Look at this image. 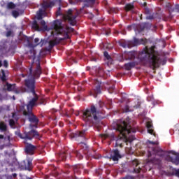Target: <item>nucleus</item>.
<instances>
[{
    "label": "nucleus",
    "instance_id": "obj_1",
    "mask_svg": "<svg viewBox=\"0 0 179 179\" xmlns=\"http://www.w3.org/2000/svg\"><path fill=\"white\" fill-rule=\"evenodd\" d=\"M29 75L28 78L24 80V85L27 90H29L30 93H32L34 97L27 104V110H23V115H24V117H27L28 121L31 122L29 127L33 129L37 128L38 122H40L37 116L33 113V108H34V106L37 104L36 103V101L38 100V95L36 93V79H38V78H40V75L42 73L40 60H38V64H36L35 71L33 72V67H31L29 69Z\"/></svg>",
    "mask_w": 179,
    "mask_h": 179
},
{
    "label": "nucleus",
    "instance_id": "obj_2",
    "mask_svg": "<svg viewBox=\"0 0 179 179\" xmlns=\"http://www.w3.org/2000/svg\"><path fill=\"white\" fill-rule=\"evenodd\" d=\"M155 48L156 46H152L150 48L145 46L138 55V59L153 70L159 68L160 65H166L167 62V59L165 57H160Z\"/></svg>",
    "mask_w": 179,
    "mask_h": 179
},
{
    "label": "nucleus",
    "instance_id": "obj_3",
    "mask_svg": "<svg viewBox=\"0 0 179 179\" xmlns=\"http://www.w3.org/2000/svg\"><path fill=\"white\" fill-rule=\"evenodd\" d=\"M52 27L55 31L51 32V36H63V37L55 38L54 40L49 41L48 51H51L54 48L55 45H58L61 41L63 40H66L69 38V35L68 34L69 31V27L62 24V21L61 20H56L54 21Z\"/></svg>",
    "mask_w": 179,
    "mask_h": 179
},
{
    "label": "nucleus",
    "instance_id": "obj_4",
    "mask_svg": "<svg viewBox=\"0 0 179 179\" xmlns=\"http://www.w3.org/2000/svg\"><path fill=\"white\" fill-rule=\"evenodd\" d=\"M114 129L117 132H119L120 135V139L117 140V143L122 139H125L126 141H129V136L130 134L132 132L133 134H135L136 132V130L135 129L132 128L131 127V124L129 123L122 121V120H119L117 122L116 124L114 126Z\"/></svg>",
    "mask_w": 179,
    "mask_h": 179
},
{
    "label": "nucleus",
    "instance_id": "obj_5",
    "mask_svg": "<svg viewBox=\"0 0 179 179\" xmlns=\"http://www.w3.org/2000/svg\"><path fill=\"white\" fill-rule=\"evenodd\" d=\"M82 120L86 124H96L100 121V116H99V110L94 104L91 105L90 108H87L83 112Z\"/></svg>",
    "mask_w": 179,
    "mask_h": 179
},
{
    "label": "nucleus",
    "instance_id": "obj_6",
    "mask_svg": "<svg viewBox=\"0 0 179 179\" xmlns=\"http://www.w3.org/2000/svg\"><path fill=\"white\" fill-rule=\"evenodd\" d=\"M152 155H155V156H159V158L154 157L152 159V163L154 164H157V166H160L162 164V158L166 156V151L163 150V149L160 148V147L156 146L152 148V152L148 151V156L150 157Z\"/></svg>",
    "mask_w": 179,
    "mask_h": 179
},
{
    "label": "nucleus",
    "instance_id": "obj_7",
    "mask_svg": "<svg viewBox=\"0 0 179 179\" xmlns=\"http://www.w3.org/2000/svg\"><path fill=\"white\" fill-rule=\"evenodd\" d=\"M78 16H79V13H78V11H73L70 8L66 12L64 17L66 20H69L71 26H75V24H76V17Z\"/></svg>",
    "mask_w": 179,
    "mask_h": 179
},
{
    "label": "nucleus",
    "instance_id": "obj_8",
    "mask_svg": "<svg viewBox=\"0 0 179 179\" xmlns=\"http://www.w3.org/2000/svg\"><path fill=\"white\" fill-rule=\"evenodd\" d=\"M55 5L54 1H43L42 3V8L39 9L37 13L38 20H41L43 19V15H45L47 9L52 8Z\"/></svg>",
    "mask_w": 179,
    "mask_h": 179
},
{
    "label": "nucleus",
    "instance_id": "obj_9",
    "mask_svg": "<svg viewBox=\"0 0 179 179\" xmlns=\"http://www.w3.org/2000/svg\"><path fill=\"white\" fill-rule=\"evenodd\" d=\"M22 139H25V141H31L33 138L35 139H40L41 138V134L38 133L36 130L31 129L28 132H24L22 136H21Z\"/></svg>",
    "mask_w": 179,
    "mask_h": 179
},
{
    "label": "nucleus",
    "instance_id": "obj_10",
    "mask_svg": "<svg viewBox=\"0 0 179 179\" xmlns=\"http://www.w3.org/2000/svg\"><path fill=\"white\" fill-rule=\"evenodd\" d=\"M19 169L21 170H27L28 171H31V170H33L32 160L30 159H26L25 160L21 162L19 164Z\"/></svg>",
    "mask_w": 179,
    "mask_h": 179
},
{
    "label": "nucleus",
    "instance_id": "obj_11",
    "mask_svg": "<svg viewBox=\"0 0 179 179\" xmlns=\"http://www.w3.org/2000/svg\"><path fill=\"white\" fill-rule=\"evenodd\" d=\"M94 83V87L91 91L90 95L96 98L97 97V94H101V83L97 80H96Z\"/></svg>",
    "mask_w": 179,
    "mask_h": 179
},
{
    "label": "nucleus",
    "instance_id": "obj_12",
    "mask_svg": "<svg viewBox=\"0 0 179 179\" xmlns=\"http://www.w3.org/2000/svg\"><path fill=\"white\" fill-rule=\"evenodd\" d=\"M171 153H172V155H173V157L167 155L165 157V160H166V162H171V163H173V164H175V166H178V164H179V153L176 152L174 151H172Z\"/></svg>",
    "mask_w": 179,
    "mask_h": 179
},
{
    "label": "nucleus",
    "instance_id": "obj_13",
    "mask_svg": "<svg viewBox=\"0 0 179 179\" xmlns=\"http://www.w3.org/2000/svg\"><path fill=\"white\" fill-rule=\"evenodd\" d=\"M86 134V131L83 130L81 131H76V133H71L69 134V136L71 139H73V138H76V139L79 140V138H80L81 141L80 143H83L84 141L86 139V137H85V135Z\"/></svg>",
    "mask_w": 179,
    "mask_h": 179
},
{
    "label": "nucleus",
    "instance_id": "obj_14",
    "mask_svg": "<svg viewBox=\"0 0 179 179\" xmlns=\"http://www.w3.org/2000/svg\"><path fill=\"white\" fill-rule=\"evenodd\" d=\"M130 45L132 48V47H136V45H139L141 44H143L144 45H146L148 44V39L146 38H141L138 39L137 38H134L133 41H130Z\"/></svg>",
    "mask_w": 179,
    "mask_h": 179
},
{
    "label": "nucleus",
    "instance_id": "obj_15",
    "mask_svg": "<svg viewBox=\"0 0 179 179\" xmlns=\"http://www.w3.org/2000/svg\"><path fill=\"white\" fill-rule=\"evenodd\" d=\"M37 150V146L33 145L30 143H27L24 148V152L26 155H29L30 156H32V155H34V152Z\"/></svg>",
    "mask_w": 179,
    "mask_h": 179
},
{
    "label": "nucleus",
    "instance_id": "obj_16",
    "mask_svg": "<svg viewBox=\"0 0 179 179\" xmlns=\"http://www.w3.org/2000/svg\"><path fill=\"white\" fill-rule=\"evenodd\" d=\"M122 157V156H121V154H120V150L116 149L113 150V155H110V156L108 158L110 159V160H113V162H118V160H120V159Z\"/></svg>",
    "mask_w": 179,
    "mask_h": 179
},
{
    "label": "nucleus",
    "instance_id": "obj_17",
    "mask_svg": "<svg viewBox=\"0 0 179 179\" xmlns=\"http://www.w3.org/2000/svg\"><path fill=\"white\" fill-rule=\"evenodd\" d=\"M140 108H141V104H138V105L130 106V107H129V106L126 105L124 106V108H123V111H124V113H131V112L134 111V110H136Z\"/></svg>",
    "mask_w": 179,
    "mask_h": 179
},
{
    "label": "nucleus",
    "instance_id": "obj_18",
    "mask_svg": "<svg viewBox=\"0 0 179 179\" xmlns=\"http://www.w3.org/2000/svg\"><path fill=\"white\" fill-rule=\"evenodd\" d=\"M106 89L108 90V93L113 94L115 90V83L112 82L110 84V83H106Z\"/></svg>",
    "mask_w": 179,
    "mask_h": 179
},
{
    "label": "nucleus",
    "instance_id": "obj_19",
    "mask_svg": "<svg viewBox=\"0 0 179 179\" xmlns=\"http://www.w3.org/2000/svg\"><path fill=\"white\" fill-rule=\"evenodd\" d=\"M148 132V134H150L151 135H154V136H156V134L155 133V130H153V124L150 122H148L146 124Z\"/></svg>",
    "mask_w": 179,
    "mask_h": 179
},
{
    "label": "nucleus",
    "instance_id": "obj_20",
    "mask_svg": "<svg viewBox=\"0 0 179 179\" xmlns=\"http://www.w3.org/2000/svg\"><path fill=\"white\" fill-rule=\"evenodd\" d=\"M135 66H136V62H129L124 64L126 71H131V69L135 68Z\"/></svg>",
    "mask_w": 179,
    "mask_h": 179
},
{
    "label": "nucleus",
    "instance_id": "obj_21",
    "mask_svg": "<svg viewBox=\"0 0 179 179\" xmlns=\"http://www.w3.org/2000/svg\"><path fill=\"white\" fill-rule=\"evenodd\" d=\"M120 47L123 48H131V41H123L120 43Z\"/></svg>",
    "mask_w": 179,
    "mask_h": 179
},
{
    "label": "nucleus",
    "instance_id": "obj_22",
    "mask_svg": "<svg viewBox=\"0 0 179 179\" xmlns=\"http://www.w3.org/2000/svg\"><path fill=\"white\" fill-rule=\"evenodd\" d=\"M82 170H83V166L82 165H76L73 167L74 174H80L82 173Z\"/></svg>",
    "mask_w": 179,
    "mask_h": 179
},
{
    "label": "nucleus",
    "instance_id": "obj_23",
    "mask_svg": "<svg viewBox=\"0 0 179 179\" xmlns=\"http://www.w3.org/2000/svg\"><path fill=\"white\" fill-rule=\"evenodd\" d=\"M5 87H6V90L8 92H12L13 90H15V88L16 87V85L15 84H9L8 83H6Z\"/></svg>",
    "mask_w": 179,
    "mask_h": 179
},
{
    "label": "nucleus",
    "instance_id": "obj_24",
    "mask_svg": "<svg viewBox=\"0 0 179 179\" xmlns=\"http://www.w3.org/2000/svg\"><path fill=\"white\" fill-rule=\"evenodd\" d=\"M133 165L136 166V169H134L135 173H141V167H139V161L138 159H136L133 161Z\"/></svg>",
    "mask_w": 179,
    "mask_h": 179
},
{
    "label": "nucleus",
    "instance_id": "obj_25",
    "mask_svg": "<svg viewBox=\"0 0 179 179\" xmlns=\"http://www.w3.org/2000/svg\"><path fill=\"white\" fill-rule=\"evenodd\" d=\"M134 9H135V6L132 3H127L124 6V10H126V12H129L130 10L132 12Z\"/></svg>",
    "mask_w": 179,
    "mask_h": 179
},
{
    "label": "nucleus",
    "instance_id": "obj_26",
    "mask_svg": "<svg viewBox=\"0 0 179 179\" xmlns=\"http://www.w3.org/2000/svg\"><path fill=\"white\" fill-rule=\"evenodd\" d=\"M34 43L36 44L35 46L40 45L41 47H43V45H44V43H45V41L41 39V41H40V38H36L34 39Z\"/></svg>",
    "mask_w": 179,
    "mask_h": 179
},
{
    "label": "nucleus",
    "instance_id": "obj_27",
    "mask_svg": "<svg viewBox=\"0 0 179 179\" xmlns=\"http://www.w3.org/2000/svg\"><path fill=\"white\" fill-rule=\"evenodd\" d=\"M136 52H129L127 54V59H135Z\"/></svg>",
    "mask_w": 179,
    "mask_h": 179
},
{
    "label": "nucleus",
    "instance_id": "obj_28",
    "mask_svg": "<svg viewBox=\"0 0 179 179\" xmlns=\"http://www.w3.org/2000/svg\"><path fill=\"white\" fill-rule=\"evenodd\" d=\"M28 54L30 55H29V59H33V61L36 59V50H31L28 52Z\"/></svg>",
    "mask_w": 179,
    "mask_h": 179
},
{
    "label": "nucleus",
    "instance_id": "obj_29",
    "mask_svg": "<svg viewBox=\"0 0 179 179\" xmlns=\"http://www.w3.org/2000/svg\"><path fill=\"white\" fill-rule=\"evenodd\" d=\"M157 17H159V13H153L152 15H148L146 17V19L148 20H153V19H157Z\"/></svg>",
    "mask_w": 179,
    "mask_h": 179
},
{
    "label": "nucleus",
    "instance_id": "obj_30",
    "mask_svg": "<svg viewBox=\"0 0 179 179\" xmlns=\"http://www.w3.org/2000/svg\"><path fill=\"white\" fill-rule=\"evenodd\" d=\"M0 80H1V82H6V74L5 73L4 70H1V71Z\"/></svg>",
    "mask_w": 179,
    "mask_h": 179
},
{
    "label": "nucleus",
    "instance_id": "obj_31",
    "mask_svg": "<svg viewBox=\"0 0 179 179\" xmlns=\"http://www.w3.org/2000/svg\"><path fill=\"white\" fill-rule=\"evenodd\" d=\"M6 129H8V127L6 126V124L3 122H0V131H2V132H6Z\"/></svg>",
    "mask_w": 179,
    "mask_h": 179
},
{
    "label": "nucleus",
    "instance_id": "obj_32",
    "mask_svg": "<svg viewBox=\"0 0 179 179\" xmlns=\"http://www.w3.org/2000/svg\"><path fill=\"white\" fill-rule=\"evenodd\" d=\"M73 153L75 155V156L78 159V160H82L83 159V155L80 154L78 150H74Z\"/></svg>",
    "mask_w": 179,
    "mask_h": 179
},
{
    "label": "nucleus",
    "instance_id": "obj_33",
    "mask_svg": "<svg viewBox=\"0 0 179 179\" xmlns=\"http://www.w3.org/2000/svg\"><path fill=\"white\" fill-rule=\"evenodd\" d=\"M118 11V8L114 7H110L108 10L109 13H117Z\"/></svg>",
    "mask_w": 179,
    "mask_h": 179
},
{
    "label": "nucleus",
    "instance_id": "obj_34",
    "mask_svg": "<svg viewBox=\"0 0 179 179\" xmlns=\"http://www.w3.org/2000/svg\"><path fill=\"white\" fill-rule=\"evenodd\" d=\"M59 158L62 159V160H63V162L64 160H66V152H62L59 155Z\"/></svg>",
    "mask_w": 179,
    "mask_h": 179
},
{
    "label": "nucleus",
    "instance_id": "obj_35",
    "mask_svg": "<svg viewBox=\"0 0 179 179\" xmlns=\"http://www.w3.org/2000/svg\"><path fill=\"white\" fill-rule=\"evenodd\" d=\"M41 104H44V100L39 99L38 101V99L36 101V105H34V107H37V106H41Z\"/></svg>",
    "mask_w": 179,
    "mask_h": 179
},
{
    "label": "nucleus",
    "instance_id": "obj_36",
    "mask_svg": "<svg viewBox=\"0 0 179 179\" xmlns=\"http://www.w3.org/2000/svg\"><path fill=\"white\" fill-rule=\"evenodd\" d=\"M32 27H33V29H35L36 30H40V27L38 26V24L37 23V21H34L33 22Z\"/></svg>",
    "mask_w": 179,
    "mask_h": 179
},
{
    "label": "nucleus",
    "instance_id": "obj_37",
    "mask_svg": "<svg viewBox=\"0 0 179 179\" xmlns=\"http://www.w3.org/2000/svg\"><path fill=\"white\" fill-rule=\"evenodd\" d=\"M98 76H99L101 78H103V76H104V70L103 69L99 68Z\"/></svg>",
    "mask_w": 179,
    "mask_h": 179
},
{
    "label": "nucleus",
    "instance_id": "obj_38",
    "mask_svg": "<svg viewBox=\"0 0 179 179\" xmlns=\"http://www.w3.org/2000/svg\"><path fill=\"white\" fill-rule=\"evenodd\" d=\"M7 6L8 9H15V8H16V6L15 5V3H13V2L8 3Z\"/></svg>",
    "mask_w": 179,
    "mask_h": 179
},
{
    "label": "nucleus",
    "instance_id": "obj_39",
    "mask_svg": "<svg viewBox=\"0 0 179 179\" xmlns=\"http://www.w3.org/2000/svg\"><path fill=\"white\" fill-rule=\"evenodd\" d=\"M103 57H105V58H106V59H111V56H110V55H108V51L103 52Z\"/></svg>",
    "mask_w": 179,
    "mask_h": 179
},
{
    "label": "nucleus",
    "instance_id": "obj_40",
    "mask_svg": "<svg viewBox=\"0 0 179 179\" xmlns=\"http://www.w3.org/2000/svg\"><path fill=\"white\" fill-rule=\"evenodd\" d=\"M57 16H61L62 15V13H61V7H59L57 12H56Z\"/></svg>",
    "mask_w": 179,
    "mask_h": 179
},
{
    "label": "nucleus",
    "instance_id": "obj_41",
    "mask_svg": "<svg viewBox=\"0 0 179 179\" xmlns=\"http://www.w3.org/2000/svg\"><path fill=\"white\" fill-rule=\"evenodd\" d=\"M9 125L10 127H15V120L13 119L9 120Z\"/></svg>",
    "mask_w": 179,
    "mask_h": 179
},
{
    "label": "nucleus",
    "instance_id": "obj_42",
    "mask_svg": "<svg viewBox=\"0 0 179 179\" xmlns=\"http://www.w3.org/2000/svg\"><path fill=\"white\" fill-rule=\"evenodd\" d=\"M13 15L14 16V17H17V16H19V12H17V10H13Z\"/></svg>",
    "mask_w": 179,
    "mask_h": 179
},
{
    "label": "nucleus",
    "instance_id": "obj_43",
    "mask_svg": "<svg viewBox=\"0 0 179 179\" xmlns=\"http://www.w3.org/2000/svg\"><path fill=\"white\" fill-rule=\"evenodd\" d=\"M13 32H12V31H8L6 34V37H10V36H12Z\"/></svg>",
    "mask_w": 179,
    "mask_h": 179
},
{
    "label": "nucleus",
    "instance_id": "obj_44",
    "mask_svg": "<svg viewBox=\"0 0 179 179\" xmlns=\"http://www.w3.org/2000/svg\"><path fill=\"white\" fill-rule=\"evenodd\" d=\"M70 62H71V64H77L78 63L76 59L75 58H73V57L70 59Z\"/></svg>",
    "mask_w": 179,
    "mask_h": 179
},
{
    "label": "nucleus",
    "instance_id": "obj_45",
    "mask_svg": "<svg viewBox=\"0 0 179 179\" xmlns=\"http://www.w3.org/2000/svg\"><path fill=\"white\" fill-rule=\"evenodd\" d=\"M75 110H73V109H71L69 110V113L67 115V117H71V115H72V114H73Z\"/></svg>",
    "mask_w": 179,
    "mask_h": 179
},
{
    "label": "nucleus",
    "instance_id": "obj_46",
    "mask_svg": "<svg viewBox=\"0 0 179 179\" xmlns=\"http://www.w3.org/2000/svg\"><path fill=\"white\" fill-rule=\"evenodd\" d=\"M122 179H134V177L131 176H127L122 178Z\"/></svg>",
    "mask_w": 179,
    "mask_h": 179
},
{
    "label": "nucleus",
    "instance_id": "obj_47",
    "mask_svg": "<svg viewBox=\"0 0 179 179\" xmlns=\"http://www.w3.org/2000/svg\"><path fill=\"white\" fill-rule=\"evenodd\" d=\"M8 61L4 60L3 61V66H5V68H8Z\"/></svg>",
    "mask_w": 179,
    "mask_h": 179
},
{
    "label": "nucleus",
    "instance_id": "obj_48",
    "mask_svg": "<svg viewBox=\"0 0 179 179\" xmlns=\"http://www.w3.org/2000/svg\"><path fill=\"white\" fill-rule=\"evenodd\" d=\"M41 26H45V21H44L43 20H41Z\"/></svg>",
    "mask_w": 179,
    "mask_h": 179
},
{
    "label": "nucleus",
    "instance_id": "obj_49",
    "mask_svg": "<svg viewBox=\"0 0 179 179\" xmlns=\"http://www.w3.org/2000/svg\"><path fill=\"white\" fill-rule=\"evenodd\" d=\"M152 99H153V96H150L147 97L148 101H150V100H152Z\"/></svg>",
    "mask_w": 179,
    "mask_h": 179
},
{
    "label": "nucleus",
    "instance_id": "obj_50",
    "mask_svg": "<svg viewBox=\"0 0 179 179\" xmlns=\"http://www.w3.org/2000/svg\"><path fill=\"white\" fill-rule=\"evenodd\" d=\"M149 143H150V145H157V143H156V142H155V141H149Z\"/></svg>",
    "mask_w": 179,
    "mask_h": 179
},
{
    "label": "nucleus",
    "instance_id": "obj_51",
    "mask_svg": "<svg viewBox=\"0 0 179 179\" xmlns=\"http://www.w3.org/2000/svg\"><path fill=\"white\" fill-rule=\"evenodd\" d=\"M74 114L75 115H76V117L79 116V114H80L79 110L76 111Z\"/></svg>",
    "mask_w": 179,
    "mask_h": 179
},
{
    "label": "nucleus",
    "instance_id": "obj_52",
    "mask_svg": "<svg viewBox=\"0 0 179 179\" xmlns=\"http://www.w3.org/2000/svg\"><path fill=\"white\" fill-rule=\"evenodd\" d=\"M103 102H101V101H99V106H100V108H101V107H103Z\"/></svg>",
    "mask_w": 179,
    "mask_h": 179
},
{
    "label": "nucleus",
    "instance_id": "obj_53",
    "mask_svg": "<svg viewBox=\"0 0 179 179\" xmlns=\"http://www.w3.org/2000/svg\"><path fill=\"white\" fill-rule=\"evenodd\" d=\"M175 8L179 11V4L176 5Z\"/></svg>",
    "mask_w": 179,
    "mask_h": 179
},
{
    "label": "nucleus",
    "instance_id": "obj_54",
    "mask_svg": "<svg viewBox=\"0 0 179 179\" xmlns=\"http://www.w3.org/2000/svg\"><path fill=\"white\" fill-rule=\"evenodd\" d=\"M69 3H71V5H73V1L72 0H69Z\"/></svg>",
    "mask_w": 179,
    "mask_h": 179
},
{
    "label": "nucleus",
    "instance_id": "obj_55",
    "mask_svg": "<svg viewBox=\"0 0 179 179\" xmlns=\"http://www.w3.org/2000/svg\"><path fill=\"white\" fill-rule=\"evenodd\" d=\"M3 138H4V136L2 134H0V139H3Z\"/></svg>",
    "mask_w": 179,
    "mask_h": 179
},
{
    "label": "nucleus",
    "instance_id": "obj_56",
    "mask_svg": "<svg viewBox=\"0 0 179 179\" xmlns=\"http://www.w3.org/2000/svg\"><path fill=\"white\" fill-rule=\"evenodd\" d=\"M90 2H92V3H94L96 2V0H90Z\"/></svg>",
    "mask_w": 179,
    "mask_h": 179
},
{
    "label": "nucleus",
    "instance_id": "obj_57",
    "mask_svg": "<svg viewBox=\"0 0 179 179\" xmlns=\"http://www.w3.org/2000/svg\"><path fill=\"white\" fill-rule=\"evenodd\" d=\"M147 5H148V3H146V2L143 3V6H146Z\"/></svg>",
    "mask_w": 179,
    "mask_h": 179
},
{
    "label": "nucleus",
    "instance_id": "obj_58",
    "mask_svg": "<svg viewBox=\"0 0 179 179\" xmlns=\"http://www.w3.org/2000/svg\"><path fill=\"white\" fill-rule=\"evenodd\" d=\"M122 34H127V31H124L123 32H122Z\"/></svg>",
    "mask_w": 179,
    "mask_h": 179
},
{
    "label": "nucleus",
    "instance_id": "obj_59",
    "mask_svg": "<svg viewBox=\"0 0 179 179\" xmlns=\"http://www.w3.org/2000/svg\"><path fill=\"white\" fill-rule=\"evenodd\" d=\"M2 66V61L0 60V68Z\"/></svg>",
    "mask_w": 179,
    "mask_h": 179
},
{
    "label": "nucleus",
    "instance_id": "obj_60",
    "mask_svg": "<svg viewBox=\"0 0 179 179\" xmlns=\"http://www.w3.org/2000/svg\"><path fill=\"white\" fill-rule=\"evenodd\" d=\"M13 176V177H16L17 175H16V173H14Z\"/></svg>",
    "mask_w": 179,
    "mask_h": 179
},
{
    "label": "nucleus",
    "instance_id": "obj_61",
    "mask_svg": "<svg viewBox=\"0 0 179 179\" xmlns=\"http://www.w3.org/2000/svg\"><path fill=\"white\" fill-rule=\"evenodd\" d=\"M127 29H131V26H128Z\"/></svg>",
    "mask_w": 179,
    "mask_h": 179
},
{
    "label": "nucleus",
    "instance_id": "obj_62",
    "mask_svg": "<svg viewBox=\"0 0 179 179\" xmlns=\"http://www.w3.org/2000/svg\"><path fill=\"white\" fill-rule=\"evenodd\" d=\"M103 137L104 138H107V135H103Z\"/></svg>",
    "mask_w": 179,
    "mask_h": 179
},
{
    "label": "nucleus",
    "instance_id": "obj_63",
    "mask_svg": "<svg viewBox=\"0 0 179 179\" xmlns=\"http://www.w3.org/2000/svg\"><path fill=\"white\" fill-rule=\"evenodd\" d=\"M29 47H31V43H29Z\"/></svg>",
    "mask_w": 179,
    "mask_h": 179
},
{
    "label": "nucleus",
    "instance_id": "obj_64",
    "mask_svg": "<svg viewBox=\"0 0 179 179\" xmlns=\"http://www.w3.org/2000/svg\"><path fill=\"white\" fill-rule=\"evenodd\" d=\"M85 173H89V171H85Z\"/></svg>",
    "mask_w": 179,
    "mask_h": 179
}]
</instances>
